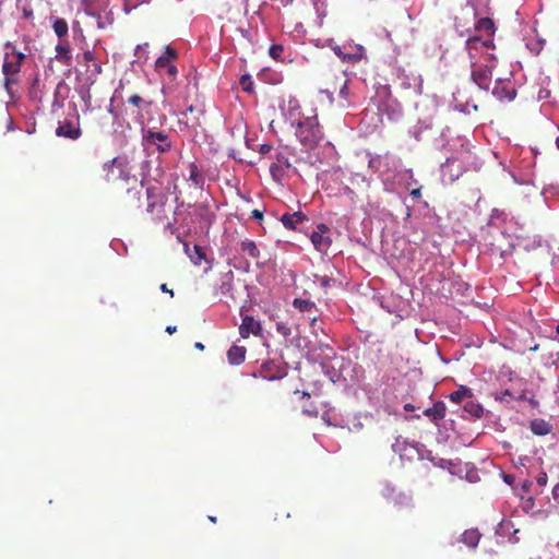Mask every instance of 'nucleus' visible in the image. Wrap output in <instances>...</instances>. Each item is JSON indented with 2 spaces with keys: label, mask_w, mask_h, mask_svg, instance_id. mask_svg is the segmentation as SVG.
Returning a JSON list of instances; mask_svg holds the SVG:
<instances>
[{
  "label": "nucleus",
  "mask_w": 559,
  "mask_h": 559,
  "mask_svg": "<svg viewBox=\"0 0 559 559\" xmlns=\"http://www.w3.org/2000/svg\"><path fill=\"white\" fill-rule=\"evenodd\" d=\"M4 55H3V63H2V74L4 76V88L8 93H11V88L13 85L19 83V74L21 72V67L26 56L22 51L17 50L16 46L7 41L3 46Z\"/></svg>",
  "instance_id": "1"
},
{
  "label": "nucleus",
  "mask_w": 559,
  "mask_h": 559,
  "mask_svg": "<svg viewBox=\"0 0 559 559\" xmlns=\"http://www.w3.org/2000/svg\"><path fill=\"white\" fill-rule=\"evenodd\" d=\"M296 136L308 148L317 146L323 136L317 116L307 117L298 121Z\"/></svg>",
  "instance_id": "2"
},
{
  "label": "nucleus",
  "mask_w": 559,
  "mask_h": 559,
  "mask_svg": "<svg viewBox=\"0 0 559 559\" xmlns=\"http://www.w3.org/2000/svg\"><path fill=\"white\" fill-rule=\"evenodd\" d=\"M147 206L146 212L152 215L155 223H163L167 219L166 202L167 195L159 188L151 186L146 188Z\"/></svg>",
  "instance_id": "3"
},
{
  "label": "nucleus",
  "mask_w": 559,
  "mask_h": 559,
  "mask_svg": "<svg viewBox=\"0 0 559 559\" xmlns=\"http://www.w3.org/2000/svg\"><path fill=\"white\" fill-rule=\"evenodd\" d=\"M142 139L147 147H155L158 153H167L171 150V141L165 131L143 129Z\"/></svg>",
  "instance_id": "4"
},
{
  "label": "nucleus",
  "mask_w": 559,
  "mask_h": 559,
  "mask_svg": "<svg viewBox=\"0 0 559 559\" xmlns=\"http://www.w3.org/2000/svg\"><path fill=\"white\" fill-rule=\"evenodd\" d=\"M104 170L106 171V181L109 183H117L119 180L128 183L131 179L124 165L117 158H114L111 162L106 163L104 165ZM132 180L134 183L138 182L135 177H132Z\"/></svg>",
  "instance_id": "5"
},
{
  "label": "nucleus",
  "mask_w": 559,
  "mask_h": 559,
  "mask_svg": "<svg viewBox=\"0 0 559 559\" xmlns=\"http://www.w3.org/2000/svg\"><path fill=\"white\" fill-rule=\"evenodd\" d=\"M492 95L499 100L512 102L516 96V90L512 79H497L492 88Z\"/></svg>",
  "instance_id": "6"
},
{
  "label": "nucleus",
  "mask_w": 559,
  "mask_h": 559,
  "mask_svg": "<svg viewBox=\"0 0 559 559\" xmlns=\"http://www.w3.org/2000/svg\"><path fill=\"white\" fill-rule=\"evenodd\" d=\"M383 497L397 510L413 507L412 497L405 492L397 491L394 487L385 486L382 490Z\"/></svg>",
  "instance_id": "7"
},
{
  "label": "nucleus",
  "mask_w": 559,
  "mask_h": 559,
  "mask_svg": "<svg viewBox=\"0 0 559 559\" xmlns=\"http://www.w3.org/2000/svg\"><path fill=\"white\" fill-rule=\"evenodd\" d=\"M329 231L330 228L326 225L319 224L310 236L312 245L320 252H325L332 245V239L325 235Z\"/></svg>",
  "instance_id": "8"
},
{
  "label": "nucleus",
  "mask_w": 559,
  "mask_h": 559,
  "mask_svg": "<svg viewBox=\"0 0 559 559\" xmlns=\"http://www.w3.org/2000/svg\"><path fill=\"white\" fill-rule=\"evenodd\" d=\"M492 71L490 66H476L472 71L473 81L483 90H488Z\"/></svg>",
  "instance_id": "9"
},
{
  "label": "nucleus",
  "mask_w": 559,
  "mask_h": 559,
  "mask_svg": "<svg viewBox=\"0 0 559 559\" xmlns=\"http://www.w3.org/2000/svg\"><path fill=\"white\" fill-rule=\"evenodd\" d=\"M262 333V326L252 316L242 317L241 324L239 326V334L242 338H248L250 334L259 336Z\"/></svg>",
  "instance_id": "10"
},
{
  "label": "nucleus",
  "mask_w": 559,
  "mask_h": 559,
  "mask_svg": "<svg viewBox=\"0 0 559 559\" xmlns=\"http://www.w3.org/2000/svg\"><path fill=\"white\" fill-rule=\"evenodd\" d=\"M56 135L70 140H78L82 135V130L79 123H73L72 121H63L59 123L58 128L56 129Z\"/></svg>",
  "instance_id": "11"
},
{
  "label": "nucleus",
  "mask_w": 559,
  "mask_h": 559,
  "mask_svg": "<svg viewBox=\"0 0 559 559\" xmlns=\"http://www.w3.org/2000/svg\"><path fill=\"white\" fill-rule=\"evenodd\" d=\"M307 219V216L301 212L297 211L294 213H286L281 217L282 224L290 230H295L296 226Z\"/></svg>",
  "instance_id": "12"
},
{
  "label": "nucleus",
  "mask_w": 559,
  "mask_h": 559,
  "mask_svg": "<svg viewBox=\"0 0 559 559\" xmlns=\"http://www.w3.org/2000/svg\"><path fill=\"white\" fill-rule=\"evenodd\" d=\"M466 50L473 57L472 51L478 50L479 47L493 48L492 38H481L480 36H472L466 40Z\"/></svg>",
  "instance_id": "13"
},
{
  "label": "nucleus",
  "mask_w": 559,
  "mask_h": 559,
  "mask_svg": "<svg viewBox=\"0 0 559 559\" xmlns=\"http://www.w3.org/2000/svg\"><path fill=\"white\" fill-rule=\"evenodd\" d=\"M445 404L441 401L436 402L431 407L426 408L423 414L429 418H431L435 423L443 419L445 417Z\"/></svg>",
  "instance_id": "14"
},
{
  "label": "nucleus",
  "mask_w": 559,
  "mask_h": 559,
  "mask_svg": "<svg viewBox=\"0 0 559 559\" xmlns=\"http://www.w3.org/2000/svg\"><path fill=\"white\" fill-rule=\"evenodd\" d=\"M246 353V347L233 345L227 352V359L231 365H240L245 361Z\"/></svg>",
  "instance_id": "15"
},
{
  "label": "nucleus",
  "mask_w": 559,
  "mask_h": 559,
  "mask_svg": "<svg viewBox=\"0 0 559 559\" xmlns=\"http://www.w3.org/2000/svg\"><path fill=\"white\" fill-rule=\"evenodd\" d=\"M56 58L58 61L63 64L69 66L72 59L70 45L67 40H60V43L56 46Z\"/></svg>",
  "instance_id": "16"
},
{
  "label": "nucleus",
  "mask_w": 559,
  "mask_h": 559,
  "mask_svg": "<svg viewBox=\"0 0 559 559\" xmlns=\"http://www.w3.org/2000/svg\"><path fill=\"white\" fill-rule=\"evenodd\" d=\"M480 533L477 531V530H466L462 535H461V542L464 543L466 546H468L469 548H475L477 547L478 543H479V539H480Z\"/></svg>",
  "instance_id": "17"
},
{
  "label": "nucleus",
  "mask_w": 559,
  "mask_h": 559,
  "mask_svg": "<svg viewBox=\"0 0 559 559\" xmlns=\"http://www.w3.org/2000/svg\"><path fill=\"white\" fill-rule=\"evenodd\" d=\"M475 29L477 32L485 33L488 36V38H492L495 34L493 21L489 17H483L477 21Z\"/></svg>",
  "instance_id": "18"
},
{
  "label": "nucleus",
  "mask_w": 559,
  "mask_h": 559,
  "mask_svg": "<svg viewBox=\"0 0 559 559\" xmlns=\"http://www.w3.org/2000/svg\"><path fill=\"white\" fill-rule=\"evenodd\" d=\"M52 29L59 39L67 37L69 32L68 23L62 17H56L52 22Z\"/></svg>",
  "instance_id": "19"
},
{
  "label": "nucleus",
  "mask_w": 559,
  "mask_h": 559,
  "mask_svg": "<svg viewBox=\"0 0 559 559\" xmlns=\"http://www.w3.org/2000/svg\"><path fill=\"white\" fill-rule=\"evenodd\" d=\"M241 251L252 259H258L260 251L253 240L246 239L241 242Z\"/></svg>",
  "instance_id": "20"
},
{
  "label": "nucleus",
  "mask_w": 559,
  "mask_h": 559,
  "mask_svg": "<svg viewBox=\"0 0 559 559\" xmlns=\"http://www.w3.org/2000/svg\"><path fill=\"white\" fill-rule=\"evenodd\" d=\"M531 430L537 436H545L550 431V427L545 420H533Z\"/></svg>",
  "instance_id": "21"
},
{
  "label": "nucleus",
  "mask_w": 559,
  "mask_h": 559,
  "mask_svg": "<svg viewBox=\"0 0 559 559\" xmlns=\"http://www.w3.org/2000/svg\"><path fill=\"white\" fill-rule=\"evenodd\" d=\"M128 103L139 109H144V108H148L152 106L153 102L152 100H145L144 98H142L140 95L138 94H134V95H131L129 98H128Z\"/></svg>",
  "instance_id": "22"
},
{
  "label": "nucleus",
  "mask_w": 559,
  "mask_h": 559,
  "mask_svg": "<svg viewBox=\"0 0 559 559\" xmlns=\"http://www.w3.org/2000/svg\"><path fill=\"white\" fill-rule=\"evenodd\" d=\"M189 180L192 181L195 186H199L203 182L202 175L194 163L189 165Z\"/></svg>",
  "instance_id": "23"
},
{
  "label": "nucleus",
  "mask_w": 559,
  "mask_h": 559,
  "mask_svg": "<svg viewBox=\"0 0 559 559\" xmlns=\"http://www.w3.org/2000/svg\"><path fill=\"white\" fill-rule=\"evenodd\" d=\"M464 411L475 418H480L483 416V407L479 404L474 403L472 401L465 404Z\"/></svg>",
  "instance_id": "24"
},
{
  "label": "nucleus",
  "mask_w": 559,
  "mask_h": 559,
  "mask_svg": "<svg viewBox=\"0 0 559 559\" xmlns=\"http://www.w3.org/2000/svg\"><path fill=\"white\" fill-rule=\"evenodd\" d=\"M467 396H471L469 389L461 386L459 390L450 394V400L454 403H461Z\"/></svg>",
  "instance_id": "25"
},
{
  "label": "nucleus",
  "mask_w": 559,
  "mask_h": 559,
  "mask_svg": "<svg viewBox=\"0 0 559 559\" xmlns=\"http://www.w3.org/2000/svg\"><path fill=\"white\" fill-rule=\"evenodd\" d=\"M293 305L295 308L299 309L301 312L311 311L316 307L314 302L307 300V299H301V298L294 299Z\"/></svg>",
  "instance_id": "26"
},
{
  "label": "nucleus",
  "mask_w": 559,
  "mask_h": 559,
  "mask_svg": "<svg viewBox=\"0 0 559 559\" xmlns=\"http://www.w3.org/2000/svg\"><path fill=\"white\" fill-rule=\"evenodd\" d=\"M334 52L337 57H340L343 61H347V62H357L360 60V55H357V53H344L342 51V48L341 47H335L334 48Z\"/></svg>",
  "instance_id": "27"
},
{
  "label": "nucleus",
  "mask_w": 559,
  "mask_h": 559,
  "mask_svg": "<svg viewBox=\"0 0 559 559\" xmlns=\"http://www.w3.org/2000/svg\"><path fill=\"white\" fill-rule=\"evenodd\" d=\"M276 160H277V164H272L270 167V170L272 174H274L275 170H277L280 168L278 165H284L287 168H289L292 166L289 158L287 156H285L283 153L276 154Z\"/></svg>",
  "instance_id": "28"
},
{
  "label": "nucleus",
  "mask_w": 559,
  "mask_h": 559,
  "mask_svg": "<svg viewBox=\"0 0 559 559\" xmlns=\"http://www.w3.org/2000/svg\"><path fill=\"white\" fill-rule=\"evenodd\" d=\"M240 85L243 92L246 93H252L253 92V82L250 78V75L246 74L242 75L240 79Z\"/></svg>",
  "instance_id": "29"
},
{
  "label": "nucleus",
  "mask_w": 559,
  "mask_h": 559,
  "mask_svg": "<svg viewBox=\"0 0 559 559\" xmlns=\"http://www.w3.org/2000/svg\"><path fill=\"white\" fill-rule=\"evenodd\" d=\"M302 413L309 417H318L319 408L311 402L302 406Z\"/></svg>",
  "instance_id": "30"
},
{
  "label": "nucleus",
  "mask_w": 559,
  "mask_h": 559,
  "mask_svg": "<svg viewBox=\"0 0 559 559\" xmlns=\"http://www.w3.org/2000/svg\"><path fill=\"white\" fill-rule=\"evenodd\" d=\"M276 331L278 334H281L284 337H288L292 334V330L289 325L285 322H276Z\"/></svg>",
  "instance_id": "31"
},
{
  "label": "nucleus",
  "mask_w": 559,
  "mask_h": 559,
  "mask_svg": "<svg viewBox=\"0 0 559 559\" xmlns=\"http://www.w3.org/2000/svg\"><path fill=\"white\" fill-rule=\"evenodd\" d=\"M140 189H136V187H130L127 189V192L130 198H132L134 201L139 202L141 198V190L143 188V181L139 183Z\"/></svg>",
  "instance_id": "32"
},
{
  "label": "nucleus",
  "mask_w": 559,
  "mask_h": 559,
  "mask_svg": "<svg viewBox=\"0 0 559 559\" xmlns=\"http://www.w3.org/2000/svg\"><path fill=\"white\" fill-rule=\"evenodd\" d=\"M162 57L170 61L177 59L178 55L174 48H171L170 46H166Z\"/></svg>",
  "instance_id": "33"
},
{
  "label": "nucleus",
  "mask_w": 559,
  "mask_h": 559,
  "mask_svg": "<svg viewBox=\"0 0 559 559\" xmlns=\"http://www.w3.org/2000/svg\"><path fill=\"white\" fill-rule=\"evenodd\" d=\"M283 52V47L281 45H272L270 47V56L274 59L280 58Z\"/></svg>",
  "instance_id": "34"
},
{
  "label": "nucleus",
  "mask_w": 559,
  "mask_h": 559,
  "mask_svg": "<svg viewBox=\"0 0 559 559\" xmlns=\"http://www.w3.org/2000/svg\"><path fill=\"white\" fill-rule=\"evenodd\" d=\"M170 61L166 60V58L159 57L155 62L156 70H165L169 66Z\"/></svg>",
  "instance_id": "35"
},
{
  "label": "nucleus",
  "mask_w": 559,
  "mask_h": 559,
  "mask_svg": "<svg viewBox=\"0 0 559 559\" xmlns=\"http://www.w3.org/2000/svg\"><path fill=\"white\" fill-rule=\"evenodd\" d=\"M83 60L86 64H90V63H94L96 60H95V55L93 51L91 50H86L83 52Z\"/></svg>",
  "instance_id": "36"
},
{
  "label": "nucleus",
  "mask_w": 559,
  "mask_h": 559,
  "mask_svg": "<svg viewBox=\"0 0 559 559\" xmlns=\"http://www.w3.org/2000/svg\"><path fill=\"white\" fill-rule=\"evenodd\" d=\"M548 480L546 472H540L538 476L536 477V483L538 486L544 487L546 486Z\"/></svg>",
  "instance_id": "37"
},
{
  "label": "nucleus",
  "mask_w": 559,
  "mask_h": 559,
  "mask_svg": "<svg viewBox=\"0 0 559 559\" xmlns=\"http://www.w3.org/2000/svg\"><path fill=\"white\" fill-rule=\"evenodd\" d=\"M166 73L170 79H175L177 76L178 70L176 66L169 63V66L165 69Z\"/></svg>",
  "instance_id": "38"
},
{
  "label": "nucleus",
  "mask_w": 559,
  "mask_h": 559,
  "mask_svg": "<svg viewBox=\"0 0 559 559\" xmlns=\"http://www.w3.org/2000/svg\"><path fill=\"white\" fill-rule=\"evenodd\" d=\"M340 96L342 98H344L345 100L347 99V96H348V86H347V81H345L340 90Z\"/></svg>",
  "instance_id": "39"
},
{
  "label": "nucleus",
  "mask_w": 559,
  "mask_h": 559,
  "mask_svg": "<svg viewBox=\"0 0 559 559\" xmlns=\"http://www.w3.org/2000/svg\"><path fill=\"white\" fill-rule=\"evenodd\" d=\"M34 15L33 9L31 7H24L23 8V17L26 20L32 19Z\"/></svg>",
  "instance_id": "40"
},
{
  "label": "nucleus",
  "mask_w": 559,
  "mask_h": 559,
  "mask_svg": "<svg viewBox=\"0 0 559 559\" xmlns=\"http://www.w3.org/2000/svg\"><path fill=\"white\" fill-rule=\"evenodd\" d=\"M551 495L555 502L559 504V483L554 486Z\"/></svg>",
  "instance_id": "41"
},
{
  "label": "nucleus",
  "mask_w": 559,
  "mask_h": 559,
  "mask_svg": "<svg viewBox=\"0 0 559 559\" xmlns=\"http://www.w3.org/2000/svg\"><path fill=\"white\" fill-rule=\"evenodd\" d=\"M230 288H231V285L229 282H223L219 287L222 294H226L227 292L230 290Z\"/></svg>",
  "instance_id": "42"
},
{
  "label": "nucleus",
  "mask_w": 559,
  "mask_h": 559,
  "mask_svg": "<svg viewBox=\"0 0 559 559\" xmlns=\"http://www.w3.org/2000/svg\"><path fill=\"white\" fill-rule=\"evenodd\" d=\"M330 283H331V278L329 276L324 275V276L320 277L321 286L328 287V286H330Z\"/></svg>",
  "instance_id": "43"
},
{
  "label": "nucleus",
  "mask_w": 559,
  "mask_h": 559,
  "mask_svg": "<svg viewBox=\"0 0 559 559\" xmlns=\"http://www.w3.org/2000/svg\"><path fill=\"white\" fill-rule=\"evenodd\" d=\"M411 195L414 198V199H419L421 197V189L420 188H416V189H413L411 191Z\"/></svg>",
  "instance_id": "44"
},
{
  "label": "nucleus",
  "mask_w": 559,
  "mask_h": 559,
  "mask_svg": "<svg viewBox=\"0 0 559 559\" xmlns=\"http://www.w3.org/2000/svg\"><path fill=\"white\" fill-rule=\"evenodd\" d=\"M251 216L255 219H262L263 218V213L260 211V210H253L251 212Z\"/></svg>",
  "instance_id": "45"
},
{
  "label": "nucleus",
  "mask_w": 559,
  "mask_h": 559,
  "mask_svg": "<svg viewBox=\"0 0 559 559\" xmlns=\"http://www.w3.org/2000/svg\"><path fill=\"white\" fill-rule=\"evenodd\" d=\"M92 66H93V68H94V69H93L94 74H99V73L102 72V67H100V64H99V63H97V62L95 61L94 63H92Z\"/></svg>",
  "instance_id": "46"
},
{
  "label": "nucleus",
  "mask_w": 559,
  "mask_h": 559,
  "mask_svg": "<svg viewBox=\"0 0 559 559\" xmlns=\"http://www.w3.org/2000/svg\"><path fill=\"white\" fill-rule=\"evenodd\" d=\"M160 290L164 292V293H168L171 297L174 296V290L169 289L166 284H162L160 285Z\"/></svg>",
  "instance_id": "47"
},
{
  "label": "nucleus",
  "mask_w": 559,
  "mask_h": 559,
  "mask_svg": "<svg viewBox=\"0 0 559 559\" xmlns=\"http://www.w3.org/2000/svg\"><path fill=\"white\" fill-rule=\"evenodd\" d=\"M271 150H272V146H271V145L263 144V145H261V150H260V152H261L262 154H266V153H269Z\"/></svg>",
  "instance_id": "48"
},
{
  "label": "nucleus",
  "mask_w": 559,
  "mask_h": 559,
  "mask_svg": "<svg viewBox=\"0 0 559 559\" xmlns=\"http://www.w3.org/2000/svg\"><path fill=\"white\" fill-rule=\"evenodd\" d=\"M507 397H512L510 391H508V390L502 392L501 400L508 402Z\"/></svg>",
  "instance_id": "49"
},
{
  "label": "nucleus",
  "mask_w": 559,
  "mask_h": 559,
  "mask_svg": "<svg viewBox=\"0 0 559 559\" xmlns=\"http://www.w3.org/2000/svg\"><path fill=\"white\" fill-rule=\"evenodd\" d=\"M176 330H177V328H176V326H171V325H169V326H167V328H166V332H168L169 334L175 333V332H176Z\"/></svg>",
  "instance_id": "50"
},
{
  "label": "nucleus",
  "mask_w": 559,
  "mask_h": 559,
  "mask_svg": "<svg viewBox=\"0 0 559 559\" xmlns=\"http://www.w3.org/2000/svg\"><path fill=\"white\" fill-rule=\"evenodd\" d=\"M194 347H195V348H198V349H200V350H203V349H204V345H203L201 342H197V343L194 344Z\"/></svg>",
  "instance_id": "51"
},
{
  "label": "nucleus",
  "mask_w": 559,
  "mask_h": 559,
  "mask_svg": "<svg viewBox=\"0 0 559 559\" xmlns=\"http://www.w3.org/2000/svg\"><path fill=\"white\" fill-rule=\"evenodd\" d=\"M404 408H405L406 411H413V409H414V406H413L412 404H406V405L404 406Z\"/></svg>",
  "instance_id": "52"
},
{
  "label": "nucleus",
  "mask_w": 559,
  "mask_h": 559,
  "mask_svg": "<svg viewBox=\"0 0 559 559\" xmlns=\"http://www.w3.org/2000/svg\"><path fill=\"white\" fill-rule=\"evenodd\" d=\"M309 399L310 394L308 392H301V399Z\"/></svg>",
  "instance_id": "53"
},
{
  "label": "nucleus",
  "mask_w": 559,
  "mask_h": 559,
  "mask_svg": "<svg viewBox=\"0 0 559 559\" xmlns=\"http://www.w3.org/2000/svg\"><path fill=\"white\" fill-rule=\"evenodd\" d=\"M209 520L213 523H216V518L215 516H209Z\"/></svg>",
  "instance_id": "54"
},
{
  "label": "nucleus",
  "mask_w": 559,
  "mask_h": 559,
  "mask_svg": "<svg viewBox=\"0 0 559 559\" xmlns=\"http://www.w3.org/2000/svg\"><path fill=\"white\" fill-rule=\"evenodd\" d=\"M193 109H194V108H193V106L191 105V106H189V107H188V109H187V110H188V111H190V112H192V111H193Z\"/></svg>",
  "instance_id": "55"
},
{
  "label": "nucleus",
  "mask_w": 559,
  "mask_h": 559,
  "mask_svg": "<svg viewBox=\"0 0 559 559\" xmlns=\"http://www.w3.org/2000/svg\"><path fill=\"white\" fill-rule=\"evenodd\" d=\"M556 146L559 150V136L556 139Z\"/></svg>",
  "instance_id": "56"
}]
</instances>
